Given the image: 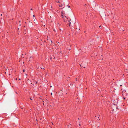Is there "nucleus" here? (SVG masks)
Segmentation results:
<instances>
[{"instance_id":"nucleus-1","label":"nucleus","mask_w":128,"mask_h":128,"mask_svg":"<svg viewBox=\"0 0 128 128\" xmlns=\"http://www.w3.org/2000/svg\"><path fill=\"white\" fill-rule=\"evenodd\" d=\"M40 68L41 69H42L43 70H44L45 68V67H42V66H41L40 67Z\"/></svg>"},{"instance_id":"nucleus-2","label":"nucleus","mask_w":128,"mask_h":128,"mask_svg":"<svg viewBox=\"0 0 128 128\" xmlns=\"http://www.w3.org/2000/svg\"><path fill=\"white\" fill-rule=\"evenodd\" d=\"M63 4H60L59 5V6L60 7H62V6H63Z\"/></svg>"},{"instance_id":"nucleus-3","label":"nucleus","mask_w":128,"mask_h":128,"mask_svg":"<svg viewBox=\"0 0 128 128\" xmlns=\"http://www.w3.org/2000/svg\"><path fill=\"white\" fill-rule=\"evenodd\" d=\"M62 12H61V13H62V18H64V16H63V15H62V14H62Z\"/></svg>"},{"instance_id":"nucleus-4","label":"nucleus","mask_w":128,"mask_h":128,"mask_svg":"<svg viewBox=\"0 0 128 128\" xmlns=\"http://www.w3.org/2000/svg\"><path fill=\"white\" fill-rule=\"evenodd\" d=\"M80 66H81V67H83L84 68H85V66H82L80 64Z\"/></svg>"},{"instance_id":"nucleus-5","label":"nucleus","mask_w":128,"mask_h":128,"mask_svg":"<svg viewBox=\"0 0 128 128\" xmlns=\"http://www.w3.org/2000/svg\"><path fill=\"white\" fill-rule=\"evenodd\" d=\"M34 82L35 84H36L38 83V82L37 81H36L35 82Z\"/></svg>"},{"instance_id":"nucleus-6","label":"nucleus","mask_w":128,"mask_h":128,"mask_svg":"<svg viewBox=\"0 0 128 128\" xmlns=\"http://www.w3.org/2000/svg\"><path fill=\"white\" fill-rule=\"evenodd\" d=\"M71 24V22H70L69 23V26H70V24Z\"/></svg>"},{"instance_id":"nucleus-7","label":"nucleus","mask_w":128,"mask_h":128,"mask_svg":"<svg viewBox=\"0 0 128 128\" xmlns=\"http://www.w3.org/2000/svg\"><path fill=\"white\" fill-rule=\"evenodd\" d=\"M25 70L24 69L23 70V72H25Z\"/></svg>"},{"instance_id":"nucleus-8","label":"nucleus","mask_w":128,"mask_h":128,"mask_svg":"<svg viewBox=\"0 0 128 128\" xmlns=\"http://www.w3.org/2000/svg\"><path fill=\"white\" fill-rule=\"evenodd\" d=\"M67 6H68V8H70V6H68V5H67Z\"/></svg>"},{"instance_id":"nucleus-9","label":"nucleus","mask_w":128,"mask_h":128,"mask_svg":"<svg viewBox=\"0 0 128 128\" xmlns=\"http://www.w3.org/2000/svg\"><path fill=\"white\" fill-rule=\"evenodd\" d=\"M56 2L57 3H60V2L59 1H56Z\"/></svg>"},{"instance_id":"nucleus-10","label":"nucleus","mask_w":128,"mask_h":128,"mask_svg":"<svg viewBox=\"0 0 128 128\" xmlns=\"http://www.w3.org/2000/svg\"><path fill=\"white\" fill-rule=\"evenodd\" d=\"M126 98V97H124L123 98H124V99L125 100Z\"/></svg>"},{"instance_id":"nucleus-11","label":"nucleus","mask_w":128,"mask_h":128,"mask_svg":"<svg viewBox=\"0 0 128 128\" xmlns=\"http://www.w3.org/2000/svg\"><path fill=\"white\" fill-rule=\"evenodd\" d=\"M33 16L34 17H35V16H34V15H33Z\"/></svg>"},{"instance_id":"nucleus-12","label":"nucleus","mask_w":128,"mask_h":128,"mask_svg":"<svg viewBox=\"0 0 128 128\" xmlns=\"http://www.w3.org/2000/svg\"><path fill=\"white\" fill-rule=\"evenodd\" d=\"M30 99L31 100H32V98H30Z\"/></svg>"},{"instance_id":"nucleus-13","label":"nucleus","mask_w":128,"mask_h":128,"mask_svg":"<svg viewBox=\"0 0 128 128\" xmlns=\"http://www.w3.org/2000/svg\"><path fill=\"white\" fill-rule=\"evenodd\" d=\"M60 31H61V30H62L61 29H60Z\"/></svg>"},{"instance_id":"nucleus-14","label":"nucleus","mask_w":128,"mask_h":128,"mask_svg":"<svg viewBox=\"0 0 128 128\" xmlns=\"http://www.w3.org/2000/svg\"><path fill=\"white\" fill-rule=\"evenodd\" d=\"M30 10H32V8H31V9H30Z\"/></svg>"},{"instance_id":"nucleus-15","label":"nucleus","mask_w":128,"mask_h":128,"mask_svg":"<svg viewBox=\"0 0 128 128\" xmlns=\"http://www.w3.org/2000/svg\"><path fill=\"white\" fill-rule=\"evenodd\" d=\"M71 20H68V22H70V21H71Z\"/></svg>"},{"instance_id":"nucleus-16","label":"nucleus","mask_w":128,"mask_h":128,"mask_svg":"<svg viewBox=\"0 0 128 128\" xmlns=\"http://www.w3.org/2000/svg\"><path fill=\"white\" fill-rule=\"evenodd\" d=\"M51 95H52V93H51Z\"/></svg>"},{"instance_id":"nucleus-17","label":"nucleus","mask_w":128,"mask_h":128,"mask_svg":"<svg viewBox=\"0 0 128 128\" xmlns=\"http://www.w3.org/2000/svg\"><path fill=\"white\" fill-rule=\"evenodd\" d=\"M52 87V86H50V88Z\"/></svg>"},{"instance_id":"nucleus-18","label":"nucleus","mask_w":128,"mask_h":128,"mask_svg":"<svg viewBox=\"0 0 128 128\" xmlns=\"http://www.w3.org/2000/svg\"><path fill=\"white\" fill-rule=\"evenodd\" d=\"M99 126H98V128H99Z\"/></svg>"},{"instance_id":"nucleus-19","label":"nucleus","mask_w":128,"mask_h":128,"mask_svg":"<svg viewBox=\"0 0 128 128\" xmlns=\"http://www.w3.org/2000/svg\"><path fill=\"white\" fill-rule=\"evenodd\" d=\"M40 98V99H41V98Z\"/></svg>"},{"instance_id":"nucleus-20","label":"nucleus","mask_w":128,"mask_h":128,"mask_svg":"<svg viewBox=\"0 0 128 128\" xmlns=\"http://www.w3.org/2000/svg\"><path fill=\"white\" fill-rule=\"evenodd\" d=\"M46 42V41L45 40H44V42Z\"/></svg>"},{"instance_id":"nucleus-21","label":"nucleus","mask_w":128,"mask_h":128,"mask_svg":"<svg viewBox=\"0 0 128 128\" xmlns=\"http://www.w3.org/2000/svg\"><path fill=\"white\" fill-rule=\"evenodd\" d=\"M86 4H85L84 6H86Z\"/></svg>"},{"instance_id":"nucleus-22","label":"nucleus","mask_w":128,"mask_h":128,"mask_svg":"<svg viewBox=\"0 0 128 128\" xmlns=\"http://www.w3.org/2000/svg\"><path fill=\"white\" fill-rule=\"evenodd\" d=\"M50 41H51V42H52V40H50Z\"/></svg>"},{"instance_id":"nucleus-23","label":"nucleus","mask_w":128,"mask_h":128,"mask_svg":"<svg viewBox=\"0 0 128 128\" xmlns=\"http://www.w3.org/2000/svg\"><path fill=\"white\" fill-rule=\"evenodd\" d=\"M54 30V31H55V30Z\"/></svg>"},{"instance_id":"nucleus-24","label":"nucleus","mask_w":128,"mask_h":128,"mask_svg":"<svg viewBox=\"0 0 128 128\" xmlns=\"http://www.w3.org/2000/svg\"><path fill=\"white\" fill-rule=\"evenodd\" d=\"M23 54H22V56H23Z\"/></svg>"},{"instance_id":"nucleus-25","label":"nucleus","mask_w":128,"mask_h":128,"mask_svg":"<svg viewBox=\"0 0 128 128\" xmlns=\"http://www.w3.org/2000/svg\"><path fill=\"white\" fill-rule=\"evenodd\" d=\"M78 120H80V119H79V118H78Z\"/></svg>"},{"instance_id":"nucleus-26","label":"nucleus","mask_w":128,"mask_h":128,"mask_svg":"<svg viewBox=\"0 0 128 128\" xmlns=\"http://www.w3.org/2000/svg\"><path fill=\"white\" fill-rule=\"evenodd\" d=\"M34 21H35V20H35V19H34Z\"/></svg>"},{"instance_id":"nucleus-27","label":"nucleus","mask_w":128,"mask_h":128,"mask_svg":"<svg viewBox=\"0 0 128 128\" xmlns=\"http://www.w3.org/2000/svg\"><path fill=\"white\" fill-rule=\"evenodd\" d=\"M84 32L85 33V32H86V31H84Z\"/></svg>"},{"instance_id":"nucleus-28","label":"nucleus","mask_w":128,"mask_h":128,"mask_svg":"<svg viewBox=\"0 0 128 128\" xmlns=\"http://www.w3.org/2000/svg\"><path fill=\"white\" fill-rule=\"evenodd\" d=\"M80 124H79V126H80Z\"/></svg>"},{"instance_id":"nucleus-29","label":"nucleus","mask_w":128,"mask_h":128,"mask_svg":"<svg viewBox=\"0 0 128 128\" xmlns=\"http://www.w3.org/2000/svg\"><path fill=\"white\" fill-rule=\"evenodd\" d=\"M22 57H23V58H24V57L22 56Z\"/></svg>"},{"instance_id":"nucleus-30","label":"nucleus","mask_w":128,"mask_h":128,"mask_svg":"<svg viewBox=\"0 0 128 128\" xmlns=\"http://www.w3.org/2000/svg\"><path fill=\"white\" fill-rule=\"evenodd\" d=\"M50 59L51 60V59H52V58H50Z\"/></svg>"},{"instance_id":"nucleus-31","label":"nucleus","mask_w":128,"mask_h":128,"mask_svg":"<svg viewBox=\"0 0 128 128\" xmlns=\"http://www.w3.org/2000/svg\"><path fill=\"white\" fill-rule=\"evenodd\" d=\"M86 20H85V22H86Z\"/></svg>"},{"instance_id":"nucleus-32","label":"nucleus","mask_w":128,"mask_h":128,"mask_svg":"<svg viewBox=\"0 0 128 128\" xmlns=\"http://www.w3.org/2000/svg\"><path fill=\"white\" fill-rule=\"evenodd\" d=\"M86 20H85V22H86Z\"/></svg>"},{"instance_id":"nucleus-33","label":"nucleus","mask_w":128,"mask_h":128,"mask_svg":"<svg viewBox=\"0 0 128 128\" xmlns=\"http://www.w3.org/2000/svg\"><path fill=\"white\" fill-rule=\"evenodd\" d=\"M98 118H99V117H98Z\"/></svg>"}]
</instances>
